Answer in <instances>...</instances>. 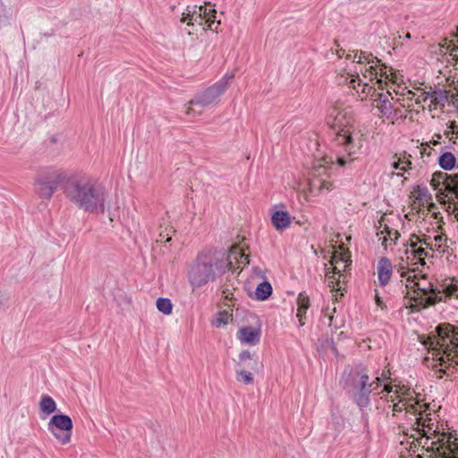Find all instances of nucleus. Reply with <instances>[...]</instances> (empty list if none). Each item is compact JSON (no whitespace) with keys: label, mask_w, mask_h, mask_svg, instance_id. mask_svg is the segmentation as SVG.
Returning a JSON list of instances; mask_svg holds the SVG:
<instances>
[{"label":"nucleus","mask_w":458,"mask_h":458,"mask_svg":"<svg viewBox=\"0 0 458 458\" xmlns=\"http://www.w3.org/2000/svg\"><path fill=\"white\" fill-rule=\"evenodd\" d=\"M327 124L335 131V144L341 149L336 151L335 162L344 166L350 160H353L365 143V137L357 129L352 113L348 110L334 109L328 115Z\"/></svg>","instance_id":"1"},{"label":"nucleus","mask_w":458,"mask_h":458,"mask_svg":"<svg viewBox=\"0 0 458 458\" xmlns=\"http://www.w3.org/2000/svg\"><path fill=\"white\" fill-rule=\"evenodd\" d=\"M59 183H64V192L70 200H105L107 196L105 186L98 180L88 177L66 180L64 173H57L53 181L38 179L37 191L41 198L50 199Z\"/></svg>","instance_id":"2"},{"label":"nucleus","mask_w":458,"mask_h":458,"mask_svg":"<svg viewBox=\"0 0 458 458\" xmlns=\"http://www.w3.org/2000/svg\"><path fill=\"white\" fill-rule=\"evenodd\" d=\"M436 332L437 338H429L424 344L432 354L437 377L442 378L454 374L458 365V327L444 323L436 327Z\"/></svg>","instance_id":"3"},{"label":"nucleus","mask_w":458,"mask_h":458,"mask_svg":"<svg viewBox=\"0 0 458 458\" xmlns=\"http://www.w3.org/2000/svg\"><path fill=\"white\" fill-rule=\"evenodd\" d=\"M232 267L228 257L221 253H201L191 265L188 280L192 288H200L215 281Z\"/></svg>","instance_id":"4"},{"label":"nucleus","mask_w":458,"mask_h":458,"mask_svg":"<svg viewBox=\"0 0 458 458\" xmlns=\"http://www.w3.org/2000/svg\"><path fill=\"white\" fill-rule=\"evenodd\" d=\"M353 62L360 67L359 70L356 69L353 73L347 72L351 77L347 84L349 87L354 89L360 97L363 98L369 93L373 87L369 86L368 82H363L360 78V73H361L364 78H369L370 81L374 79L378 81L377 64L379 63V60L377 57H374L370 53L356 51L354 53Z\"/></svg>","instance_id":"5"},{"label":"nucleus","mask_w":458,"mask_h":458,"mask_svg":"<svg viewBox=\"0 0 458 458\" xmlns=\"http://www.w3.org/2000/svg\"><path fill=\"white\" fill-rule=\"evenodd\" d=\"M341 383L354 403L360 409L369 405L370 394L376 392V388H372V383H369L368 374L359 370L344 371L342 376Z\"/></svg>","instance_id":"6"},{"label":"nucleus","mask_w":458,"mask_h":458,"mask_svg":"<svg viewBox=\"0 0 458 458\" xmlns=\"http://www.w3.org/2000/svg\"><path fill=\"white\" fill-rule=\"evenodd\" d=\"M233 76V73H225L215 84L196 94L194 98L188 102L186 113L188 114L200 115L205 107L216 105Z\"/></svg>","instance_id":"7"},{"label":"nucleus","mask_w":458,"mask_h":458,"mask_svg":"<svg viewBox=\"0 0 458 458\" xmlns=\"http://www.w3.org/2000/svg\"><path fill=\"white\" fill-rule=\"evenodd\" d=\"M335 160L333 157H314L311 167L307 172V183L310 187V191L315 190H320L325 187L327 182V177L329 174L332 165Z\"/></svg>","instance_id":"8"},{"label":"nucleus","mask_w":458,"mask_h":458,"mask_svg":"<svg viewBox=\"0 0 458 458\" xmlns=\"http://www.w3.org/2000/svg\"><path fill=\"white\" fill-rule=\"evenodd\" d=\"M418 280L416 275L408 276L407 281L414 284L415 296L411 297V301L420 308L426 309L435 305L437 302L442 301L441 291L436 288L431 283L427 286H422Z\"/></svg>","instance_id":"9"},{"label":"nucleus","mask_w":458,"mask_h":458,"mask_svg":"<svg viewBox=\"0 0 458 458\" xmlns=\"http://www.w3.org/2000/svg\"><path fill=\"white\" fill-rule=\"evenodd\" d=\"M47 429L61 444L65 445L71 441L72 420L68 415L55 414L50 419Z\"/></svg>","instance_id":"10"},{"label":"nucleus","mask_w":458,"mask_h":458,"mask_svg":"<svg viewBox=\"0 0 458 458\" xmlns=\"http://www.w3.org/2000/svg\"><path fill=\"white\" fill-rule=\"evenodd\" d=\"M386 214L381 216L380 220L378 221V225H376L377 230L384 226L383 230L377 233V236L378 237V241H381L382 246L386 250L389 245L396 244V241L400 237V233L398 231L394 229H391L387 225H383L386 219Z\"/></svg>","instance_id":"11"},{"label":"nucleus","mask_w":458,"mask_h":458,"mask_svg":"<svg viewBox=\"0 0 458 458\" xmlns=\"http://www.w3.org/2000/svg\"><path fill=\"white\" fill-rule=\"evenodd\" d=\"M263 364L259 360V357L256 353H252L250 351H242L239 354V360L236 363L237 369H247L254 372H259L262 369Z\"/></svg>","instance_id":"12"},{"label":"nucleus","mask_w":458,"mask_h":458,"mask_svg":"<svg viewBox=\"0 0 458 458\" xmlns=\"http://www.w3.org/2000/svg\"><path fill=\"white\" fill-rule=\"evenodd\" d=\"M216 11L214 8L208 9L202 5H188L182 14L181 22L196 21L201 15L216 16Z\"/></svg>","instance_id":"13"},{"label":"nucleus","mask_w":458,"mask_h":458,"mask_svg":"<svg viewBox=\"0 0 458 458\" xmlns=\"http://www.w3.org/2000/svg\"><path fill=\"white\" fill-rule=\"evenodd\" d=\"M420 417L416 418V421L414 423V426L412 427V430L416 431L420 437H426L428 439L431 437L428 436V434L436 436L438 434L437 429H434V423H431V419L427 417L426 419H423L421 413H419Z\"/></svg>","instance_id":"14"},{"label":"nucleus","mask_w":458,"mask_h":458,"mask_svg":"<svg viewBox=\"0 0 458 458\" xmlns=\"http://www.w3.org/2000/svg\"><path fill=\"white\" fill-rule=\"evenodd\" d=\"M375 101L377 107L383 116L386 119H394L397 116V111L394 108L388 96L385 93H378Z\"/></svg>","instance_id":"15"},{"label":"nucleus","mask_w":458,"mask_h":458,"mask_svg":"<svg viewBox=\"0 0 458 458\" xmlns=\"http://www.w3.org/2000/svg\"><path fill=\"white\" fill-rule=\"evenodd\" d=\"M438 441L442 442V446L452 454V458H458V433L455 430L442 433Z\"/></svg>","instance_id":"16"},{"label":"nucleus","mask_w":458,"mask_h":458,"mask_svg":"<svg viewBox=\"0 0 458 458\" xmlns=\"http://www.w3.org/2000/svg\"><path fill=\"white\" fill-rule=\"evenodd\" d=\"M274 213L271 216V223L277 231H283L289 227L291 224V216L287 211L277 209V206L274 207Z\"/></svg>","instance_id":"17"},{"label":"nucleus","mask_w":458,"mask_h":458,"mask_svg":"<svg viewBox=\"0 0 458 458\" xmlns=\"http://www.w3.org/2000/svg\"><path fill=\"white\" fill-rule=\"evenodd\" d=\"M377 269L380 284L383 286L387 284L393 273V266L389 259L386 257L381 258L377 263Z\"/></svg>","instance_id":"18"},{"label":"nucleus","mask_w":458,"mask_h":458,"mask_svg":"<svg viewBox=\"0 0 458 458\" xmlns=\"http://www.w3.org/2000/svg\"><path fill=\"white\" fill-rule=\"evenodd\" d=\"M238 338L242 343L255 345L260 340V329L251 327H242L238 331Z\"/></svg>","instance_id":"19"},{"label":"nucleus","mask_w":458,"mask_h":458,"mask_svg":"<svg viewBox=\"0 0 458 458\" xmlns=\"http://www.w3.org/2000/svg\"><path fill=\"white\" fill-rule=\"evenodd\" d=\"M310 308V298L306 293L301 292L297 297V313L296 316L299 319V327L305 325L304 318L306 317L307 310Z\"/></svg>","instance_id":"20"},{"label":"nucleus","mask_w":458,"mask_h":458,"mask_svg":"<svg viewBox=\"0 0 458 458\" xmlns=\"http://www.w3.org/2000/svg\"><path fill=\"white\" fill-rule=\"evenodd\" d=\"M215 22L216 16L201 15L199 19H196V21H187V25L199 26L203 30H211L216 31L220 22L217 21L216 25L214 27Z\"/></svg>","instance_id":"21"},{"label":"nucleus","mask_w":458,"mask_h":458,"mask_svg":"<svg viewBox=\"0 0 458 458\" xmlns=\"http://www.w3.org/2000/svg\"><path fill=\"white\" fill-rule=\"evenodd\" d=\"M428 92L430 95V107L433 106L434 108H437L438 106H444L449 100L448 92L445 89H438Z\"/></svg>","instance_id":"22"},{"label":"nucleus","mask_w":458,"mask_h":458,"mask_svg":"<svg viewBox=\"0 0 458 458\" xmlns=\"http://www.w3.org/2000/svg\"><path fill=\"white\" fill-rule=\"evenodd\" d=\"M438 165L445 171H451L455 167L456 157L451 152H444L438 157Z\"/></svg>","instance_id":"23"},{"label":"nucleus","mask_w":458,"mask_h":458,"mask_svg":"<svg viewBox=\"0 0 458 458\" xmlns=\"http://www.w3.org/2000/svg\"><path fill=\"white\" fill-rule=\"evenodd\" d=\"M273 288L269 282L264 281L258 284L255 290V298L258 301H266L272 294Z\"/></svg>","instance_id":"24"},{"label":"nucleus","mask_w":458,"mask_h":458,"mask_svg":"<svg viewBox=\"0 0 458 458\" xmlns=\"http://www.w3.org/2000/svg\"><path fill=\"white\" fill-rule=\"evenodd\" d=\"M39 408L42 412L49 415L56 410V403L51 396L43 395L39 403Z\"/></svg>","instance_id":"25"},{"label":"nucleus","mask_w":458,"mask_h":458,"mask_svg":"<svg viewBox=\"0 0 458 458\" xmlns=\"http://www.w3.org/2000/svg\"><path fill=\"white\" fill-rule=\"evenodd\" d=\"M80 209L92 213H104L105 202H77Z\"/></svg>","instance_id":"26"},{"label":"nucleus","mask_w":458,"mask_h":458,"mask_svg":"<svg viewBox=\"0 0 458 458\" xmlns=\"http://www.w3.org/2000/svg\"><path fill=\"white\" fill-rule=\"evenodd\" d=\"M253 372L254 371H250V370H247V369H235L236 380L244 385H250L254 381Z\"/></svg>","instance_id":"27"},{"label":"nucleus","mask_w":458,"mask_h":458,"mask_svg":"<svg viewBox=\"0 0 458 458\" xmlns=\"http://www.w3.org/2000/svg\"><path fill=\"white\" fill-rule=\"evenodd\" d=\"M419 245H426V248H429L434 250L432 242H428L426 235H423V238H421L418 235L412 234L409 240V246L411 247V250H415Z\"/></svg>","instance_id":"28"},{"label":"nucleus","mask_w":458,"mask_h":458,"mask_svg":"<svg viewBox=\"0 0 458 458\" xmlns=\"http://www.w3.org/2000/svg\"><path fill=\"white\" fill-rule=\"evenodd\" d=\"M411 165L412 164L409 159H406L405 157H398L396 160L392 162L391 167L394 170H399L403 173H409V171L412 169Z\"/></svg>","instance_id":"29"},{"label":"nucleus","mask_w":458,"mask_h":458,"mask_svg":"<svg viewBox=\"0 0 458 458\" xmlns=\"http://www.w3.org/2000/svg\"><path fill=\"white\" fill-rule=\"evenodd\" d=\"M157 308L163 314L169 315L172 313L173 304L170 299L160 297L157 300Z\"/></svg>","instance_id":"30"},{"label":"nucleus","mask_w":458,"mask_h":458,"mask_svg":"<svg viewBox=\"0 0 458 458\" xmlns=\"http://www.w3.org/2000/svg\"><path fill=\"white\" fill-rule=\"evenodd\" d=\"M427 248H423L422 246L415 248V250H407V259H415L417 257H428V253L426 250Z\"/></svg>","instance_id":"31"},{"label":"nucleus","mask_w":458,"mask_h":458,"mask_svg":"<svg viewBox=\"0 0 458 458\" xmlns=\"http://www.w3.org/2000/svg\"><path fill=\"white\" fill-rule=\"evenodd\" d=\"M175 232L172 227L167 228L165 227L164 230H162L159 233V238L157 240V242H168L172 239V234Z\"/></svg>","instance_id":"32"},{"label":"nucleus","mask_w":458,"mask_h":458,"mask_svg":"<svg viewBox=\"0 0 458 458\" xmlns=\"http://www.w3.org/2000/svg\"><path fill=\"white\" fill-rule=\"evenodd\" d=\"M386 380H391V377L384 370L380 376L376 377L375 380L372 383V388H376L377 391V388L381 386Z\"/></svg>","instance_id":"33"},{"label":"nucleus","mask_w":458,"mask_h":458,"mask_svg":"<svg viewBox=\"0 0 458 458\" xmlns=\"http://www.w3.org/2000/svg\"><path fill=\"white\" fill-rule=\"evenodd\" d=\"M228 323V314L226 311H220L216 319L213 322V325L216 327H219L222 325H226Z\"/></svg>","instance_id":"34"},{"label":"nucleus","mask_w":458,"mask_h":458,"mask_svg":"<svg viewBox=\"0 0 458 458\" xmlns=\"http://www.w3.org/2000/svg\"><path fill=\"white\" fill-rule=\"evenodd\" d=\"M413 193L416 195L415 200H422V197H427L428 195V189L424 185H418L414 189Z\"/></svg>","instance_id":"35"},{"label":"nucleus","mask_w":458,"mask_h":458,"mask_svg":"<svg viewBox=\"0 0 458 458\" xmlns=\"http://www.w3.org/2000/svg\"><path fill=\"white\" fill-rule=\"evenodd\" d=\"M408 401H414L413 403H406L404 405V409L410 412V413H412V414H417V404H418V401H415L412 397H408Z\"/></svg>","instance_id":"36"},{"label":"nucleus","mask_w":458,"mask_h":458,"mask_svg":"<svg viewBox=\"0 0 458 458\" xmlns=\"http://www.w3.org/2000/svg\"><path fill=\"white\" fill-rule=\"evenodd\" d=\"M412 203V208H420V206L427 208L428 211H433L435 208V203L434 202H411Z\"/></svg>","instance_id":"37"},{"label":"nucleus","mask_w":458,"mask_h":458,"mask_svg":"<svg viewBox=\"0 0 458 458\" xmlns=\"http://www.w3.org/2000/svg\"><path fill=\"white\" fill-rule=\"evenodd\" d=\"M430 100V95L428 91H423L421 95L418 96V98L415 99V104L418 106H421L423 103L427 102L428 100Z\"/></svg>","instance_id":"38"},{"label":"nucleus","mask_w":458,"mask_h":458,"mask_svg":"<svg viewBox=\"0 0 458 458\" xmlns=\"http://www.w3.org/2000/svg\"><path fill=\"white\" fill-rule=\"evenodd\" d=\"M450 187L454 189V192L458 197V174L451 176Z\"/></svg>","instance_id":"39"},{"label":"nucleus","mask_w":458,"mask_h":458,"mask_svg":"<svg viewBox=\"0 0 458 458\" xmlns=\"http://www.w3.org/2000/svg\"><path fill=\"white\" fill-rule=\"evenodd\" d=\"M446 293L448 295H454L458 297V284H451L447 286Z\"/></svg>","instance_id":"40"},{"label":"nucleus","mask_w":458,"mask_h":458,"mask_svg":"<svg viewBox=\"0 0 458 458\" xmlns=\"http://www.w3.org/2000/svg\"><path fill=\"white\" fill-rule=\"evenodd\" d=\"M443 240H444V235H441V234L436 235L434 237V241L436 242L435 246H433L434 250L441 251L440 249H441L442 245L441 244L437 245V243H440ZM442 251L444 252L445 250H442Z\"/></svg>","instance_id":"41"},{"label":"nucleus","mask_w":458,"mask_h":458,"mask_svg":"<svg viewBox=\"0 0 458 458\" xmlns=\"http://www.w3.org/2000/svg\"><path fill=\"white\" fill-rule=\"evenodd\" d=\"M439 204L443 205V206H446L447 205V208H450L452 207V205L454 206V211H455V217L456 219L458 220V202H439Z\"/></svg>","instance_id":"42"},{"label":"nucleus","mask_w":458,"mask_h":458,"mask_svg":"<svg viewBox=\"0 0 458 458\" xmlns=\"http://www.w3.org/2000/svg\"><path fill=\"white\" fill-rule=\"evenodd\" d=\"M420 154L422 156H424V155L430 156V154H431V148L428 145V143H422L421 144Z\"/></svg>","instance_id":"43"},{"label":"nucleus","mask_w":458,"mask_h":458,"mask_svg":"<svg viewBox=\"0 0 458 458\" xmlns=\"http://www.w3.org/2000/svg\"><path fill=\"white\" fill-rule=\"evenodd\" d=\"M402 402H403V400L400 399L398 403H394V405H393L394 415L395 414V412H401L404 409L405 405L404 404H403V405L400 404Z\"/></svg>","instance_id":"44"},{"label":"nucleus","mask_w":458,"mask_h":458,"mask_svg":"<svg viewBox=\"0 0 458 458\" xmlns=\"http://www.w3.org/2000/svg\"><path fill=\"white\" fill-rule=\"evenodd\" d=\"M450 55L452 56V59L455 62V66L458 69V47L452 49Z\"/></svg>","instance_id":"45"},{"label":"nucleus","mask_w":458,"mask_h":458,"mask_svg":"<svg viewBox=\"0 0 458 458\" xmlns=\"http://www.w3.org/2000/svg\"><path fill=\"white\" fill-rule=\"evenodd\" d=\"M445 176H446V174L442 172L436 173L433 175L432 184L435 186V182L437 181V179H443Z\"/></svg>","instance_id":"46"},{"label":"nucleus","mask_w":458,"mask_h":458,"mask_svg":"<svg viewBox=\"0 0 458 458\" xmlns=\"http://www.w3.org/2000/svg\"><path fill=\"white\" fill-rule=\"evenodd\" d=\"M393 388H394V386H392L390 384H385L382 392L390 394L393 392Z\"/></svg>","instance_id":"47"},{"label":"nucleus","mask_w":458,"mask_h":458,"mask_svg":"<svg viewBox=\"0 0 458 458\" xmlns=\"http://www.w3.org/2000/svg\"><path fill=\"white\" fill-rule=\"evenodd\" d=\"M426 258H427V257H417V258H415V259H414V260H416V261L414 262V264H415V265H416V264H420V265H421V266H424V265L426 264V262H425V259H426Z\"/></svg>","instance_id":"48"},{"label":"nucleus","mask_w":458,"mask_h":458,"mask_svg":"<svg viewBox=\"0 0 458 458\" xmlns=\"http://www.w3.org/2000/svg\"><path fill=\"white\" fill-rule=\"evenodd\" d=\"M344 52L345 51L343 48H340L336 50V55H338L339 58H342L344 55Z\"/></svg>","instance_id":"49"},{"label":"nucleus","mask_w":458,"mask_h":458,"mask_svg":"<svg viewBox=\"0 0 458 458\" xmlns=\"http://www.w3.org/2000/svg\"><path fill=\"white\" fill-rule=\"evenodd\" d=\"M345 58H346L347 60H350V61H352V63H354V62H353L354 55H352V54H347V55H345Z\"/></svg>","instance_id":"50"},{"label":"nucleus","mask_w":458,"mask_h":458,"mask_svg":"<svg viewBox=\"0 0 458 458\" xmlns=\"http://www.w3.org/2000/svg\"><path fill=\"white\" fill-rule=\"evenodd\" d=\"M377 304L380 307H382V301L380 300L379 297L377 298Z\"/></svg>","instance_id":"51"},{"label":"nucleus","mask_w":458,"mask_h":458,"mask_svg":"<svg viewBox=\"0 0 458 458\" xmlns=\"http://www.w3.org/2000/svg\"><path fill=\"white\" fill-rule=\"evenodd\" d=\"M254 272H255V274L259 275L260 269L259 267H255Z\"/></svg>","instance_id":"52"},{"label":"nucleus","mask_w":458,"mask_h":458,"mask_svg":"<svg viewBox=\"0 0 458 458\" xmlns=\"http://www.w3.org/2000/svg\"><path fill=\"white\" fill-rule=\"evenodd\" d=\"M3 305V294L0 293V308Z\"/></svg>","instance_id":"53"},{"label":"nucleus","mask_w":458,"mask_h":458,"mask_svg":"<svg viewBox=\"0 0 458 458\" xmlns=\"http://www.w3.org/2000/svg\"><path fill=\"white\" fill-rule=\"evenodd\" d=\"M392 174H395V173L393 172ZM396 175L397 176H403V173L398 172V173H396Z\"/></svg>","instance_id":"54"},{"label":"nucleus","mask_w":458,"mask_h":458,"mask_svg":"<svg viewBox=\"0 0 458 458\" xmlns=\"http://www.w3.org/2000/svg\"><path fill=\"white\" fill-rule=\"evenodd\" d=\"M407 274H408V273H406V272H402V273H401V276H402V277H404V276H407Z\"/></svg>","instance_id":"55"},{"label":"nucleus","mask_w":458,"mask_h":458,"mask_svg":"<svg viewBox=\"0 0 458 458\" xmlns=\"http://www.w3.org/2000/svg\"><path fill=\"white\" fill-rule=\"evenodd\" d=\"M387 401H388V402H394V397H393V396H391V397H390V399H387Z\"/></svg>","instance_id":"56"},{"label":"nucleus","mask_w":458,"mask_h":458,"mask_svg":"<svg viewBox=\"0 0 458 458\" xmlns=\"http://www.w3.org/2000/svg\"><path fill=\"white\" fill-rule=\"evenodd\" d=\"M408 94L409 95L411 94V95L414 96V93L411 90H408Z\"/></svg>","instance_id":"57"},{"label":"nucleus","mask_w":458,"mask_h":458,"mask_svg":"<svg viewBox=\"0 0 458 458\" xmlns=\"http://www.w3.org/2000/svg\"><path fill=\"white\" fill-rule=\"evenodd\" d=\"M405 216H406L409 220H411V218L410 217V214H406V215H405Z\"/></svg>","instance_id":"58"},{"label":"nucleus","mask_w":458,"mask_h":458,"mask_svg":"<svg viewBox=\"0 0 458 458\" xmlns=\"http://www.w3.org/2000/svg\"><path fill=\"white\" fill-rule=\"evenodd\" d=\"M224 293L225 294V298H229L228 293L226 292H224Z\"/></svg>","instance_id":"59"},{"label":"nucleus","mask_w":458,"mask_h":458,"mask_svg":"<svg viewBox=\"0 0 458 458\" xmlns=\"http://www.w3.org/2000/svg\"><path fill=\"white\" fill-rule=\"evenodd\" d=\"M406 38H411L410 33H407V34H406Z\"/></svg>","instance_id":"60"},{"label":"nucleus","mask_w":458,"mask_h":458,"mask_svg":"<svg viewBox=\"0 0 458 458\" xmlns=\"http://www.w3.org/2000/svg\"><path fill=\"white\" fill-rule=\"evenodd\" d=\"M328 319H329V321L331 322V321H332V316H329V317H328Z\"/></svg>","instance_id":"61"},{"label":"nucleus","mask_w":458,"mask_h":458,"mask_svg":"<svg viewBox=\"0 0 458 458\" xmlns=\"http://www.w3.org/2000/svg\"><path fill=\"white\" fill-rule=\"evenodd\" d=\"M433 144H434V145H437V144H438V141L435 140V141L433 142Z\"/></svg>","instance_id":"62"},{"label":"nucleus","mask_w":458,"mask_h":458,"mask_svg":"<svg viewBox=\"0 0 458 458\" xmlns=\"http://www.w3.org/2000/svg\"><path fill=\"white\" fill-rule=\"evenodd\" d=\"M2 6H3V4L0 3V7H2Z\"/></svg>","instance_id":"63"}]
</instances>
